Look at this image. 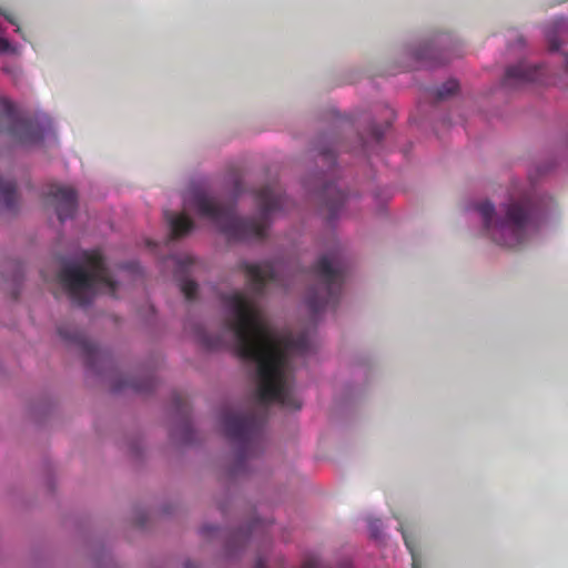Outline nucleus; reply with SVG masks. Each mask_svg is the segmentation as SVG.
Instances as JSON below:
<instances>
[{"mask_svg": "<svg viewBox=\"0 0 568 568\" xmlns=\"http://www.w3.org/2000/svg\"><path fill=\"white\" fill-rule=\"evenodd\" d=\"M58 334L63 341L74 344L80 348L85 359V364L90 368H94L95 365L99 362H101L105 356L104 352H102L92 341H90L79 329H70L63 326H59Z\"/></svg>", "mask_w": 568, "mask_h": 568, "instance_id": "6e6552de", "label": "nucleus"}, {"mask_svg": "<svg viewBox=\"0 0 568 568\" xmlns=\"http://www.w3.org/2000/svg\"><path fill=\"white\" fill-rule=\"evenodd\" d=\"M186 568H190L189 564H186Z\"/></svg>", "mask_w": 568, "mask_h": 568, "instance_id": "2f4dec72", "label": "nucleus"}, {"mask_svg": "<svg viewBox=\"0 0 568 568\" xmlns=\"http://www.w3.org/2000/svg\"><path fill=\"white\" fill-rule=\"evenodd\" d=\"M389 122H387V124L385 126L383 125H379V124H373L371 126V136L376 141V142H381L384 134H385V130L386 128L389 126Z\"/></svg>", "mask_w": 568, "mask_h": 568, "instance_id": "a211bd4d", "label": "nucleus"}, {"mask_svg": "<svg viewBox=\"0 0 568 568\" xmlns=\"http://www.w3.org/2000/svg\"><path fill=\"white\" fill-rule=\"evenodd\" d=\"M10 49V42L7 39L0 38V52H6Z\"/></svg>", "mask_w": 568, "mask_h": 568, "instance_id": "b1692460", "label": "nucleus"}, {"mask_svg": "<svg viewBox=\"0 0 568 568\" xmlns=\"http://www.w3.org/2000/svg\"><path fill=\"white\" fill-rule=\"evenodd\" d=\"M193 258L191 257H185V258H181L179 260V267L183 271H189V267L193 264Z\"/></svg>", "mask_w": 568, "mask_h": 568, "instance_id": "aec40b11", "label": "nucleus"}, {"mask_svg": "<svg viewBox=\"0 0 568 568\" xmlns=\"http://www.w3.org/2000/svg\"><path fill=\"white\" fill-rule=\"evenodd\" d=\"M222 301L227 313L222 333L212 335L200 328L196 335L207 349L224 347L227 344L225 336L232 335L237 356L256 364L255 398L260 407L245 413L225 408L220 416L224 435L237 446V457L242 462L260 445L270 404L277 403L296 410L302 407L294 394L291 356L306 354L310 341L305 334L277 335L262 318L254 300L241 291L223 295Z\"/></svg>", "mask_w": 568, "mask_h": 568, "instance_id": "f257e3e1", "label": "nucleus"}, {"mask_svg": "<svg viewBox=\"0 0 568 568\" xmlns=\"http://www.w3.org/2000/svg\"><path fill=\"white\" fill-rule=\"evenodd\" d=\"M448 60H449V59H448V57L446 55V52H445V51H443V52L440 53V58H439V60H438V63H446V62H448Z\"/></svg>", "mask_w": 568, "mask_h": 568, "instance_id": "a878e982", "label": "nucleus"}, {"mask_svg": "<svg viewBox=\"0 0 568 568\" xmlns=\"http://www.w3.org/2000/svg\"><path fill=\"white\" fill-rule=\"evenodd\" d=\"M559 47H560L559 42H557V41H555V40H551V42H550V49H551L552 51L558 50V49H559Z\"/></svg>", "mask_w": 568, "mask_h": 568, "instance_id": "c85d7f7f", "label": "nucleus"}, {"mask_svg": "<svg viewBox=\"0 0 568 568\" xmlns=\"http://www.w3.org/2000/svg\"><path fill=\"white\" fill-rule=\"evenodd\" d=\"M402 535H403V539L405 541V545H406L407 549L409 550V552L412 555V560H413L412 561V567L413 568H420L419 561H418L417 556H416V551H415V547H414V541L408 536L407 531H405L404 529H402Z\"/></svg>", "mask_w": 568, "mask_h": 568, "instance_id": "f3484780", "label": "nucleus"}, {"mask_svg": "<svg viewBox=\"0 0 568 568\" xmlns=\"http://www.w3.org/2000/svg\"><path fill=\"white\" fill-rule=\"evenodd\" d=\"M156 386V381L151 374H146L139 379L126 381L121 385L115 387L116 390L123 387H131L133 390L138 393H149L153 390Z\"/></svg>", "mask_w": 568, "mask_h": 568, "instance_id": "4468645a", "label": "nucleus"}, {"mask_svg": "<svg viewBox=\"0 0 568 568\" xmlns=\"http://www.w3.org/2000/svg\"><path fill=\"white\" fill-rule=\"evenodd\" d=\"M180 288L186 300L192 301L195 298L196 293H197V284L194 281H192V280L182 281Z\"/></svg>", "mask_w": 568, "mask_h": 568, "instance_id": "dca6fc26", "label": "nucleus"}, {"mask_svg": "<svg viewBox=\"0 0 568 568\" xmlns=\"http://www.w3.org/2000/svg\"><path fill=\"white\" fill-rule=\"evenodd\" d=\"M321 199L323 206L327 211L326 219L328 222H332L338 216L341 209L347 200V195L335 183H327L321 191Z\"/></svg>", "mask_w": 568, "mask_h": 568, "instance_id": "9b49d317", "label": "nucleus"}, {"mask_svg": "<svg viewBox=\"0 0 568 568\" xmlns=\"http://www.w3.org/2000/svg\"><path fill=\"white\" fill-rule=\"evenodd\" d=\"M214 529H215V527H213V526H204V527L202 528V534H203V535H210V534H211V531H213Z\"/></svg>", "mask_w": 568, "mask_h": 568, "instance_id": "393cba45", "label": "nucleus"}, {"mask_svg": "<svg viewBox=\"0 0 568 568\" xmlns=\"http://www.w3.org/2000/svg\"><path fill=\"white\" fill-rule=\"evenodd\" d=\"M254 568H266L265 562L262 558H258Z\"/></svg>", "mask_w": 568, "mask_h": 568, "instance_id": "cd10ccee", "label": "nucleus"}, {"mask_svg": "<svg viewBox=\"0 0 568 568\" xmlns=\"http://www.w3.org/2000/svg\"><path fill=\"white\" fill-rule=\"evenodd\" d=\"M44 197L61 223L74 217L78 210V194L73 187L57 183L51 184Z\"/></svg>", "mask_w": 568, "mask_h": 568, "instance_id": "0eeeda50", "label": "nucleus"}, {"mask_svg": "<svg viewBox=\"0 0 568 568\" xmlns=\"http://www.w3.org/2000/svg\"><path fill=\"white\" fill-rule=\"evenodd\" d=\"M240 270L244 272L251 290L256 295H261L268 283L277 281V274L274 265L270 262L247 263L241 262Z\"/></svg>", "mask_w": 568, "mask_h": 568, "instance_id": "1a4fd4ad", "label": "nucleus"}, {"mask_svg": "<svg viewBox=\"0 0 568 568\" xmlns=\"http://www.w3.org/2000/svg\"><path fill=\"white\" fill-rule=\"evenodd\" d=\"M542 75V65H531L526 62H519L506 69L503 85L507 89H518L527 83L540 81Z\"/></svg>", "mask_w": 568, "mask_h": 568, "instance_id": "9d476101", "label": "nucleus"}, {"mask_svg": "<svg viewBox=\"0 0 568 568\" xmlns=\"http://www.w3.org/2000/svg\"><path fill=\"white\" fill-rule=\"evenodd\" d=\"M286 196L277 185H265L255 192L258 215L239 217L233 206L216 202L203 191H194L186 200L196 213L211 220L229 239L235 241L263 240L270 225L271 215L286 206Z\"/></svg>", "mask_w": 568, "mask_h": 568, "instance_id": "f03ea898", "label": "nucleus"}, {"mask_svg": "<svg viewBox=\"0 0 568 568\" xmlns=\"http://www.w3.org/2000/svg\"><path fill=\"white\" fill-rule=\"evenodd\" d=\"M3 16L6 17V19H7L10 23H12V24H14V26H18V23H17L16 19L13 18V16H11V14H7V13H3Z\"/></svg>", "mask_w": 568, "mask_h": 568, "instance_id": "bb28decb", "label": "nucleus"}, {"mask_svg": "<svg viewBox=\"0 0 568 568\" xmlns=\"http://www.w3.org/2000/svg\"><path fill=\"white\" fill-rule=\"evenodd\" d=\"M166 222L170 225L171 236L179 239L194 229V222L185 214H175L169 211L164 212Z\"/></svg>", "mask_w": 568, "mask_h": 568, "instance_id": "f8f14e48", "label": "nucleus"}, {"mask_svg": "<svg viewBox=\"0 0 568 568\" xmlns=\"http://www.w3.org/2000/svg\"><path fill=\"white\" fill-rule=\"evenodd\" d=\"M256 526H257V524H256V523H254V524L250 527V531H248V534H247V535H252V534L254 532V530L256 529Z\"/></svg>", "mask_w": 568, "mask_h": 568, "instance_id": "c756f323", "label": "nucleus"}, {"mask_svg": "<svg viewBox=\"0 0 568 568\" xmlns=\"http://www.w3.org/2000/svg\"><path fill=\"white\" fill-rule=\"evenodd\" d=\"M476 210L481 216L487 236L500 246L519 247L535 229L526 202L511 201L503 205L500 207L503 215H497L494 204L489 201L477 204Z\"/></svg>", "mask_w": 568, "mask_h": 568, "instance_id": "20e7f679", "label": "nucleus"}, {"mask_svg": "<svg viewBox=\"0 0 568 568\" xmlns=\"http://www.w3.org/2000/svg\"><path fill=\"white\" fill-rule=\"evenodd\" d=\"M458 82L454 79H449L444 82L439 88H437L434 92H430L428 89V98L434 95L437 101H443L454 95L458 91Z\"/></svg>", "mask_w": 568, "mask_h": 568, "instance_id": "2eb2a0df", "label": "nucleus"}, {"mask_svg": "<svg viewBox=\"0 0 568 568\" xmlns=\"http://www.w3.org/2000/svg\"><path fill=\"white\" fill-rule=\"evenodd\" d=\"M58 280L79 306L89 305L99 287L115 296L119 286L99 251H82L78 262H68L62 266Z\"/></svg>", "mask_w": 568, "mask_h": 568, "instance_id": "7ed1b4c3", "label": "nucleus"}, {"mask_svg": "<svg viewBox=\"0 0 568 568\" xmlns=\"http://www.w3.org/2000/svg\"><path fill=\"white\" fill-rule=\"evenodd\" d=\"M303 568H323L321 560L316 557L307 558L304 564Z\"/></svg>", "mask_w": 568, "mask_h": 568, "instance_id": "6ab92c4d", "label": "nucleus"}, {"mask_svg": "<svg viewBox=\"0 0 568 568\" xmlns=\"http://www.w3.org/2000/svg\"><path fill=\"white\" fill-rule=\"evenodd\" d=\"M379 526H381L379 520H374L371 523V531H372V535L374 536V538L379 537V534H378Z\"/></svg>", "mask_w": 568, "mask_h": 568, "instance_id": "4be33fe9", "label": "nucleus"}, {"mask_svg": "<svg viewBox=\"0 0 568 568\" xmlns=\"http://www.w3.org/2000/svg\"><path fill=\"white\" fill-rule=\"evenodd\" d=\"M175 406L179 410L184 412L185 408V402L181 395L174 396Z\"/></svg>", "mask_w": 568, "mask_h": 568, "instance_id": "412c9836", "label": "nucleus"}, {"mask_svg": "<svg viewBox=\"0 0 568 568\" xmlns=\"http://www.w3.org/2000/svg\"><path fill=\"white\" fill-rule=\"evenodd\" d=\"M343 568H348L347 566L343 567Z\"/></svg>", "mask_w": 568, "mask_h": 568, "instance_id": "473e14b6", "label": "nucleus"}, {"mask_svg": "<svg viewBox=\"0 0 568 568\" xmlns=\"http://www.w3.org/2000/svg\"><path fill=\"white\" fill-rule=\"evenodd\" d=\"M434 59H435V51H434V49L430 47V43L428 42V58H427V61H428V69H429L433 64H435Z\"/></svg>", "mask_w": 568, "mask_h": 568, "instance_id": "5701e85b", "label": "nucleus"}, {"mask_svg": "<svg viewBox=\"0 0 568 568\" xmlns=\"http://www.w3.org/2000/svg\"><path fill=\"white\" fill-rule=\"evenodd\" d=\"M47 128L38 120L23 115L8 99L0 98V134H6L22 144L42 141Z\"/></svg>", "mask_w": 568, "mask_h": 568, "instance_id": "423d86ee", "label": "nucleus"}, {"mask_svg": "<svg viewBox=\"0 0 568 568\" xmlns=\"http://www.w3.org/2000/svg\"><path fill=\"white\" fill-rule=\"evenodd\" d=\"M316 283L307 290L306 305L317 315L339 301L345 278V266L337 253L322 255L313 265Z\"/></svg>", "mask_w": 568, "mask_h": 568, "instance_id": "39448f33", "label": "nucleus"}, {"mask_svg": "<svg viewBox=\"0 0 568 568\" xmlns=\"http://www.w3.org/2000/svg\"><path fill=\"white\" fill-rule=\"evenodd\" d=\"M18 193L14 181L0 180V210L16 212L18 209Z\"/></svg>", "mask_w": 568, "mask_h": 568, "instance_id": "ddd939ff", "label": "nucleus"}, {"mask_svg": "<svg viewBox=\"0 0 568 568\" xmlns=\"http://www.w3.org/2000/svg\"><path fill=\"white\" fill-rule=\"evenodd\" d=\"M240 186H241L240 181H236L235 182V189H236L237 192H241Z\"/></svg>", "mask_w": 568, "mask_h": 568, "instance_id": "7c9ffc66", "label": "nucleus"}]
</instances>
